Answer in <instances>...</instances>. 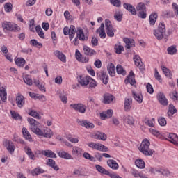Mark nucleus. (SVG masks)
<instances>
[{
  "instance_id": "46",
  "label": "nucleus",
  "mask_w": 178,
  "mask_h": 178,
  "mask_svg": "<svg viewBox=\"0 0 178 178\" xmlns=\"http://www.w3.org/2000/svg\"><path fill=\"white\" fill-rule=\"evenodd\" d=\"M83 158H85V159H88L89 161H91V162L97 161V159H95V157H94L93 156H92L88 152H84L83 154Z\"/></svg>"
},
{
  "instance_id": "4",
  "label": "nucleus",
  "mask_w": 178,
  "mask_h": 178,
  "mask_svg": "<svg viewBox=\"0 0 178 178\" xmlns=\"http://www.w3.org/2000/svg\"><path fill=\"white\" fill-rule=\"evenodd\" d=\"M2 27L8 31H14L15 33L20 31V27H19L16 24H12L10 22H3L2 23Z\"/></svg>"
},
{
  "instance_id": "38",
  "label": "nucleus",
  "mask_w": 178,
  "mask_h": 178,
  "mask_svg": "<svg viewBox=\"0 0 178 178\" xmlns=\"http://www.w3.org/2000/svg\"><path fill=\"white\" fill-rule=\"evenodd\" d=\"M15 64L19 67H23L26 64V60H24L23 58H17L15 59Z\"/></svg>"
},
{
  "instance_id": "28",
  "label": "nucleus",
  "mask_w": 178,
  "mask_h": 178,
  "mask_svg": "<svg viewBox=\"0 0 178 178\" xmlns=\"http://www.w3.org/2000/svg\"><path fill=\"white\" fill-rule=\"evenodd\" d=\"M156 19H158V14L156 13H152L149 17L150 26L155 25V23H156Z\"/></svg>"
},
{
  "instance_id": "45",
  "label": "nucleus",
  "mask_w": 178,
  "mask_h": 178,
  "mask_svg": "<svg viewBox=\"0 0 178 178\" xmlns=\"http://www.w3.org/2000/svg\"><path fill=\"white\" fill-rule=\"evenodd\" d=\"M124 122L125 123H127V124H134V118H133V116L128 115L124 118Z\"/></svg>"
},
{
  "instance_id": "53",
  "label": "nucleus",
  "mask_w": 178,
  "mask_h": 178,
  "mask_svg": "<svg viewBox=\"0 0 178 178\" xmlns=\"http://www.w3.org/2000/svg\"><path fill=\"white\" fill-rule=\"evenodd\" d=\"M114 49L115 51V54H118L119 55L122 54V51L124 50V47H123V46L122 45H115Z\"/></svg>"
},
{
  "instance_id": "21",
  "label": "nucleus",
  "mask_w": 178,
  "mask_h": 178,
  "mask_svg": "<svg viewBox=\"0 0 178 178\" xmlns=\"http://www.w3.org/2000/svg\"><path fill=\"white\" fill-rule=\"evenodd\" d=\"M115 101V96L106 93L104 95V104H112Z\"/></svg>"
},
{
  "instance_id": "10",
  "label": "nucleus",
  "mask_w": 178,
  "mask_h": 178,
  "mask_svg": "<svg viewBox=\"0 0 178 178\" xmlns=\"http://www.w3.org/2000/svg\"><path fill=\"white\" fill-rule=\"evenodd\" d=\"M76 35L80 41H88V34H84V31L81 28L77 29Z\"/></svg>"
},
{
  "instance_id": "20",
  "label": "nucleus",
  "mask_w": 178,
  "mask_h": 178,
  "mask_svg": "<svg viewBox=\"0 0 178 178\" xmlns=\"http://www.w3.org/2000/svg\"><path fill=\"white\" fill-rule=\"evenodd\" d=\"M107 165L113 169V170H118L119 169V164L116 162V161L113 159H109L107 161Z\"/></svg>"
},
{
  "instance_id": "26",
  "label": "nucleus",
  "mask_w": 178,
  "mask_h": 178,
  "mask_svg": "<svg viewBox=\"0 0 178 178\" xmlns=\"http://www.w3.org/2000/svg\"><path fill=\"white\" fill-rule=\"evenodd\" d=\"M124 42L126 44L125 48H127V49H130L132 47H134V39L124 38Z\"/></svg>"
},
{
  "instance_id": "42",
  "label": "nucleus",
  "mask_w": 178,
  "mask_h": 178,
  "mask_svg": "<svg viewBox=\"0 0 178 178\" xmlns=\"http://www.w3.org/2000/svg\"><path fill=\"white\" fill-rule=\"evenodd\" d=\"M122 17H123V13L120 10L115 11L114 15V19L117 20V22H122Z\"/></svg>"
},
{
  "instance_id": "36",
  "label": "nucleus",
  "mask_w": 178,
  "mask_h": 178,
  "mask_svg": "<svg viewBox=\"0 0 178 178\" xmlns=\"http://www.w3.org/2000/svg\"><path fill=\"white\" fill-rule=\"evenodd\" d=\"M96 170L99 172V173H102V175H109V171L106 170L104 167L101 166L100 165H95Z\"/></svg>"
},
{
  "instance_id": "60",
  "label": "nucleus",
  "mask_w": 178,
  "mask_h": 178,
  "mask_svg": "<svg viewBox=\"0 0 178 178\" xmlns=\"http://www.w3.org/2000/svg\"><path fill=\"white\" fill-rule=\"evenodd\" d=\"M158 122L159 124H160V126H165L167 122H166V119H165V118L163 117H161L158 119Z\"/></svg>"
},
{
  "instance_id": "33",
  "label": "nucleus",
  "mask_w": 178,
  "mask_h": 178,
  "mask_svg": "<svg viewBox=\"0 0 178 178\" xmlns=\"http://www.w3.org/2000/svg\"><path fill=\"white\" fill-rule=\"evenodd\" d=\"M132 95L135 101H137V102H138L139 104H141V102H143V95L141 94L137 93V92L133 91Z\"/></svg>"
},
{
  "instance_id": "24",
  "label": "nucleus",
  "mask_w": 178,
  "mask_h": 178,
  "mask_svg": "<svg viewBox=\"0 0 178 178\" xmlns=\"http://www.w3.org/2000/svg\"><path fill=\"white\" fill-rule=\"evenodd\" d=\"M22 134L25 140H27L28 141H30V142L33 141V138L31 137V134H30V132H29V130H27V128L26 127L22 128Z\"/></svg>"
},
{
  "instance_id": "62",
  "label": "nucleus",
  "mask_w": 178,
  "mask_h": 178,
  "mask_svg": "<svg viewBox=\"0 0 178 178\" xmlns=\"http://www.w3.org/2000/svg\"><path fill=\"white\" fill-rule=\"evenodd\" d=\"M131 175L134 176V177H138V176L140 175V172H138V170H137L134 168H132L131 170Z\"/></svg>"
},
{
  "instance_id": "49",
  "label": "nucleus",
  "mask_w": 178,
  "mask_h": 178,
  "mask_svg": "<svg viewBox=\"0 0 178 178\" xmlns=\"http://www.w3.org/2000/svg\"><path fill=\"white\" fill-rule=\"evenodd\" d=\"M136 10L143 12L147 10V7L145 6V4H144L143 3H139L136 6Z\"/></svg>"
},
{
  "instance_id": "54",
  "label": "nucleus",
  "mask_w": 178,
  "mask_h": 178,
  "mask_svg": "<svg viewBox=\"0 0 178 178\" xmlns=\"http://www.w3.org/2000/svg\"><path fill=\"white\" fill-rule=\"evenodd\" d=\"M29 115L30 116L35 118L36 119H41V115H40V114L34 110H31L29 113Z\"/></svg>"
},
{
  "instance_id": "3",
  "label": "nucleus",
  "mask_w": 178,
  "mask_h": 178,
  "mask_svg": "<svg viewBox=\"0 0 178 178\" xmlns=\"http://www.w3.org/2000/svg\"><path fill=\"white\" fill-rule=\"evenodd\" d=\"M153 33L156 40H163L165 35V33H166V27L165 26V24L160 23L157 29L154 30Z\"/></svg>"
},
{
  "instance_id": "13",
  "label": "nucleus",
  "mask_w": 178,
  "mask_h": 178,
  "mask_svg": "<svg viewBox=\"0 0 178 178\" xmlns=\"http://www.w3.org/2000/svg\"><path fill=\"white\" fill-rule=\"evenodd\" d=\"M157 99L161 105H163V106H167L168 104V99H166L165 94H163L162 92L158 93Z\"/></svg>"
},
{
  "instance_id": "34",
  "label": "nucleus",
  "mask_w": 178,
  "mask_h": 178,
  "mask_svg": "<svg viewBox=\"0 0 178 178\" xmlns=\"http://www.w3.org/2000/svg\"><path fill=\"white\" fill-rule=\"evenodd\" d=\"M168 141L174 144V145H176L178 147V143L176 141V138H177V135L175 134H170L168 136Z\"/></svg>"
},
{
  "instance_id": "6",
  "label": "nucleus",
  "mask_w": 178,
  "mask_h": 178,
  "mask_svg": "<svg viewBox=\"0 0 178 178\" xmlns=\"http://www.w3.org/2000/svg\"><path fill=\"white\" fill-rule=\"evenodd\" d=\"M64 35H69L70 41H72L76 35V26L74 25H70V28L67 26L64 27L63 29Z\"/></svg>"
},
{
  "instance_id": "27",
  "label": "nucleus",
  "mask_w": 178,
  "mask_h": 178,
  "mask_svg": "<svg viewBox=\"0 0 178 178\" xmlns=\"http://www.w3.org/2000/svg\"><path fill=\"white\" fill-rule=\"evenodd\" d=\"M94 138H96L97 140H102V141H106V138H108V136H106V134L98 131L94 136Z\"/></svg>"
},
{
  "instance_id": "63",
  "label": "nucleus",
  "mask_w": 178,
  "mask_h": 178,
  "mask_svg": "<svg viewBox=\"0 0 178 178\" xmlns=\"http://www.w3.org/2000/svg\"><path fill=\"white\" fill-rule=\"evenodd\" d=\"M134 76V72L133 71H131L129 76H127L126 79L124 80L125 84H129V82H130V77H133Z\"/></svg>"
},
{
  "instance_id": "19",
  "label": "nucleus",
  "mask_w": 178,
  "mask_h": 178,
  "mask_svg": "<svg viewBox=\"0 0 178 178\" xmlns=\"http://www.w3.org/2000/svg\"><path fill=\"white\" fill-rule=\"evenodd\" d=\"M54 54L61 62L66 63V56L62 51L56 50Z\"/></svg>"
},
{
  "instance_id": "40",
  "label": "nucleus",
  "mask_w": 178,
  "mask_h": 178,
  "mask_svg": "<svg viewBox=\"0 0 178 178\" xmlns=\"http://www.w3.org/2000/svg\"><path fill=\"white\" fill-rule=\"evenodd\" d=\"M176 112H177V110L176 109L175 106L173 104H170L169 107H168V111L167 113L168 115L169 116H172V115H175V113H176Z\"/></svg>"
},
{
  "instance_id": "41",
  "label": "nucleus",
  "mask_w": 178,
  "mask_h": 178,
  "mask_svg": "<svg viewBox=\"0 0 178 178\" xmlns=\"http://www.w3.org/2000/svg\"><path fill=\"white\" fill-rule=\"evenodd\" d=\"M59 98L63 104H67V94L66 92H61L59 95Z\"/></svg>"
},
{
  "instance_id": "25",
  "label": "nucleus",
  "mask_w": 178,
  "mask_h": 178,
  "mask_svg": "<svg viewBox=\"0 0 178 178\" xmlns=\"http://www.w3.org/2000/svg\"><path fill=\"white\" fill-rule=\"evenodd\" d=\"M33 83L36 86V87L39 88L40 91H42V92H47V90L45 89V85L40 82V80L34 79Z\"/></svg>"
},
{
  "instance_id": "32",
  "label": "nucleus",
  "mask_w": 178,
  "mask_h": 178,
  "mask_svg": "<svg viewBox=\"0 0 178 178\" xmlns=\"http://www.w3.org/2000/svg\"><path fill=\"white\" fill-rule=\"evenodd\" d=\"M90 76H87L86 77L80 76L79 79L78 80L79 84L81 86H88V81H90Z\"/></svg>"
},
{
  "instance_id": "11",
  "label": "nucleus",
  "mask_w": 178,
  "mask_h": 178,
  "mask_svg": "<svg viewBox=\"0 0 178 178\" xmlns=\"http://www.w3.org/2000/svg\"><path fill=\"white\" fill-rule=\"evenodd\" d=\"M4 147H6L7 151L10 152V154H13L15 152V145L13 144V142L11 140H5L3 143Z\"/></svg>"
},
{
  "instance_id": "47",
  "label": "nucleus",
  "mask_w": 178,
  "mask_h": 178,
  "mask_svg": "<svg viewBox=\"0 0 178 178\" xmlns=\"http://www.w3.org/2000/svg\"><path fill=\"white\" fill-rule=\"evenodd\" d=\"M168 54L169 55H175V54H177V49H176V46H171L167 49Z\"/></svg>"
},
{
  "instance_id": "8",
  "label": "nucleus",
  "mask_w": 178,
  "mask_h": 178,
  "mask_svg": "<svg viewBox=\"0 0 178 178\" xmlns=\"http://www.w3.org/2000/svg\"><path fill=\"white\" fill-rule=\"evenodd\" d=\"M70 106V108H72L74 111H76V112L82 114L86 113L87 109V106L81 103L71 104Z\"/></svg>"
},
{
  "instance_id": "50",
  "label": "nucleus",
  "mask_w": 178,
  "mask_h": 178,
  "mask_svg": "<svg viewBox=\"0 0 178 178\" xmlns=\"http://www.w3.org/2000/svg\"><path fill=\"white\" fill-rule=\"evenodd\" d=\"M161 69L166 77H172V74L170 73V70L165 67V66L162 65Z\"/></svg>"
},
{
  "instance_id": "12",
  "label": "nucleus",
  "mask_w": 178,
  "mask_h": 178,
  "mask_svg": "<svg viewBox=\"0 0 178 178\" xmlns=\"http://www.w3.org/2000/svg\"><path fill=\"white\" fill-rule=\"evenodd\" d=\"M134 60L136 66H138L139 67L140 70H141V72H143V70H144V69H145V66H144V65H143V61H141L140 56H139L138 55H135L134 56Z\"/></svg>"
},
{
  "instance_id": "31",
  "label": "nucleus",
  "mask_w": 178,
  "mask_h": 178,
  "mask_svg": "<svg viewBox=\"0 0 178 178\" xmlns=\"http://www.w3.org/2000/svg\"><path fill=\"white\" fill-rule=\"evenodd\" d=\"M42 155H44L47 158H56V154L51 150H43L42 151Z\"/></svg>"
},
{
  "instance_id": "14",
  "label": "nucleus",
  "mask_w": 178,
  "mask_h": 178,
  "mask_svg": "<svg viewBox=\"0 0 178 178\" xmlns=\"http://www.w3.org/2000/svg\"><path fill=\"white\" fill-rule=\"evenodd\" d=\"M15 102H16V104H17L18 108H23V106H24V104L26 102V101L24 100V96H23L21 94H18L16 96Z\"/></svg>"
},
{
  "instance_id": "51",
  "label": "nucleus",
  "mask_w": 178,
  "mask_h": 178,
  "mask_svg": "<svg viewBox=\"0 0 178 178\" xmlns=\"http://www.w3.org/2000/svg\"><path fill=\"white\" fill-rule=\"evenodd\" d=\"M13 8V5H12L10 3H6L4 5V10H5V12H7L8 13L12 12Z\"/></svg>"
},
{
  "instance_id": "1",
  "label": "nucleus",
  "mask_w": 178,
  "mask_h": 178,
  "mask_svg": "<svg viewBox=\"0 0 178 178\" xmlns=\"http://www.w3.org/2000/svg\"><path fill=\"white\" fill-rule=\"evenodd\" d=\"M27 122L30 124V130L34 133V134H36V136L45 137L46 138H51V137L54 136V132H52V130L48 129H40V122H38L34 118H28Z\"/></svg>"
},
{
  "instance_id": "56",
  "label": "nucleus",
  "mask_w": 178,
  "mask_h": 178,
  "mask_svg": "<svg viewBox=\"0 0 178 178\" xmlns=\"http://www.w3.org/2000/svg\"><path fill=\"white\" fill-rule=\"evenodd\" d=\"M110 2L113 6H116V8H120L122 6V1L120 0H110Z\"/></svg>"
},
{
  "instance_id": "37",
  "label": "nucleus",
  "mask_w": 178,
  "mask_h": 178,
  "mask_svg": "<svg viewBox=\"0 0 178 178\" xmlns=\"http://www.w3.org/2000/svg\"><path fill=\"white\" fill-rule=\"evenodd\" d=\"M83 152V149L79 147H72V155H74L75 156H79Z\"/></svg>"
},
{
  "instance_id": "55",
  "label": "nucleus",
  "mask_w": 178,
  "mask_h": 178,
  "mask_svg": "<svg viewBox=\"0 0 178 178\" xmlns=\"http://www.w3.org/2000/svg\"><path fill=\"white\" fill-rule=\"evenodd\" d=\"M30 44L33 47H36L37 48H38V47H42V44H41L40 42H38L35 39H32L30 41Z\"/></svg>"
},
{
  "instance_id": "58",
  "label": "nucleus",
  "mask_w": 178,
  "mask_h": 178,
  "mask_svg": "<svg viewBox=\"0 0 178 178\" xmlns=\"http://www.w3.org/2000/svg\"><path fill=\"white\" fill-rule=\"evenodd\" d=\"M96 33L99 35L100 38H105L106 37V33L105 30H98L97 29Z\"/></svg>"
},
{
  "instance_id": "39",
  "label": "nucleus",
  "mask_w": 178,
  "mask_h": 178,
  "mask_svg": "<svg viewBox=\"0 0 178 178\" xmlns=\"http://www.w3.org/2000/svg\"><path fill=\"white\" fill-rule=\"evenodd\" d=\"M23 80L25 84H27V86H33V79L30 75H25L23 77Z\"/></svg>"
},
{
  "instance_id": "7",
  "label": "nucleus",
  "mask_w": 178,
  "mask_h": 178,
  "mask_svg": "<svg viewBox=\"0 0 178 178\" xmlns=\"http://www.w3.org/2000/svg\"><path fill=\"white\" fill-rule=\"evenodd\" d=\"M106 33L108 37H115L116 29L112 26V23L109 19L105 20Z\"/></svg>"
},
{
  "instance_id": "59",
  "label": "nucleus",
  "mask_w": 178,
  "mask_h": 178,
  "mask_svg": "<svg viewBox=\"0 0 178 178\" xmlns=\"http://www.w3.org/2000/svg\"><path fill=\"white\" fill-rule=\"evenodd\" d=\"M95 159H97V161H98L99 162H102V154H101V153L97 152L95 153V156H94Z\"/></svg>"
},
{
  "instance_id": "30",
  "label": "nucleus",
  "mask_w": 178,
  "mask_h": 178,
  "mask_svg": "<svg viewBox=\"0 0 178 178\" xmlns=\"http://www.w3.org/2000/svg\"><path fill=\"white\" fill-rule=\"evenodd\" d=\"M47 165H48V166H50V168H52L54 170H59V167L56 165V163H55V161H54V159H48Z\"/></svg>"
},
{
  "instance_id": "18",
  "label": "nucleus",
  "mask_w": 178,
  "mask_h": 178,
  "mask_svg": "<svg viewBox=\"0 0 178 178\" xmlns=\"http://www.w3.org/2000/svg\"><path fill=\"white\" fill-rule=\"evenodd\" d=\"M107 70L108 72V74L111 77H115L116 74V70H115V65L112 63H109L107 66Z\"/></svg>"
},
{
  "instance_id": "22",
  "label": "nucleus",
  "mask_w": 178,
  "mask_h": 178,
  "mask_svg": "<svg viewBox=\"0 0 178 178\" xmlns=\"http://www.w3.org/2000/svg\"><path fill=\"white\" fill-rule=\"evenodd\" d=\"M83 52L85 55H87L88 56H92L97 54L95 50L88 47V46H83Z\"/></svg>"
},
{
  "instance_id": "64",
  "label": "nucleus",
  "mask_w": 178,
  "mask_h": 178,
  "mask_svg": "<svg viewBox=\"0 0 178 178\" xmlns=\"http://www.w3.org/2000/svg\"><path fill=\"white\" fill-rule=\"evenodd\" d=\"M138 17H140V19H145V17H147V10L140 11Z\"/></svg>"
},
{
  "instance_id": "61",
  "label": "nucleus",
  "mask_w": 178,
  "mask_h": 178,
  "mask_svg": "<svg viewBox=\"0 0 178 178\" xmlns=\"http://www.w3.org/2000/svg\"><path fill=\"white\" fill-rule=\"evenodd\" d=\"M147 91L149 92V94H153L154 93V88L152 87V85L151 83H147L146 86Z\"/></svg>"
},
{
  "instance_id": "48",
  "label": "nucleus",
  "mask_w": 178,
  "mask_h": 178,
  "mask_svg": "<svg viewBox=\"0 0 178 178\" xmlns=\"http://www.w3.org/2000/svg\"><path fill=\"white\" fill-rule=\"evenodd\" d=\"M45 170L41 169V168H35L34 170H32L31 173L33 176H37L38 175H40V173H44Z\"/></svg>"
},
{
  "instance_id": "29",
  "label": "nucleus",
  "mask_w": 178,
  "mask_h": 178,
  "mask_svg": "<svg viewBox=\"0 0 178 178\" xmlns=\"http://www.w3.org/2000/svg\"><path fill=\"white\" fill-rule=\"evenodd\" d=\"M100 80H102L103 84H108L109 83V76L106 74V72H102L99 74Z\"/></svg>"
},
{
  "instance_id": "9",
  "label": "nucleus",
  "mask_w": 178,
  "mask_h": 178,
  "mask_svg": "<svg viewBox=\"0 0 178 178\" xmlns=\"http://www.w3.org/2000/svg\"><path fill=\"white\" fill-rule=\"evenodd\" d=\"M76 123L81 127H85V129H94L95 127L94 124L87 120L77 119Z\"/></svg>"
},
{
  "instance_id": "57",
  "label": "nucleus",
  "mask_w": 178,
  "mask_h": 178,
  "mask_svg": "<svg viewBox=\"0 0 178 178\" xmlns=\"http://www.w3.org/2000/svg\"><path fill=\"white\" fill-rule=\"evenodd\" d=\"M10 113L12 118H13V119H15V120L22 119V116H20V114H19L13 111H10Z\"/></svg>"
},
{
  "instance_id": "5",
  "label": "nucleus",
  "mask_w": 178,
  "mask_h": 178,
  "mask_svg": "<svg viewBox=\"0 0 178 178\" xmlns=\"http://www.w3.org/2000/svg\"><path fill=\"white\" fill-rule=\"evenodd\" d=\"M88 146L92 149H95L96 151H101L102 152H108V151H109V149L106 146L101 143L90 142L88 143Z\"/></svg>"
},
{
  "instance_id": "52",
  "label": "nucleus",
  "mask_w": 178,
  "mask_h": 178,
  "mask_svg": "<svg viewBox=\"0 0 178 178\" xmlns=\"http://www.w3.org/2000/svg\"><path fill=\"white\" fill-rule=\"evenodd\" d=\"M88 84H89V88H95V87H97V81H95V80H94L90 76L88 81Z\"/></svg>"
},
{
  "instance_id": "44",
  "label": "nucleus",
  "mask_w": 178,
  "mask_h": 178,
  "mask_svg": "<svg viewBox=\"0 0 178 178\" xmlns=\"http://www.w3.org/2000/svg\"><path fill=\"white\" fill-rule=\"evenodd\" d=\"M35 31H36V33H38L39 37H40V38H43V39L45 38V35L44 34V31H42V29L40 25L36 26Z\"/></svg>"
},
{
  "instance_id": "2",
  "label": "nucleus",
  "mask_w": 178,
  "mask_h": 178,
  "mask_svg": "<svg viewBox=\"0 0 178 178\" xmlns=\"http://www.w3.org/2000/svg\"><path fill=\"white\" fill-rule=\"evenodd\" d=\"M149 145H151L149 140H148V139H145L143 141H142L139 147V151H140V152H142V154L144 155H146V156H152L155 151L149 149Z\"/></svg>"
},
{
  "instance_id": "23",
  "label": "nucleus",
  "mask_w": 178,
  "mask_h": 178,
  "mask_svg": "<svg viewBox=\"0 0 178 178\" xmlns=\"http://www.w3.org/2000/svg\"><path fill=\"white\" fill-rule=\"evenodd\" d=\"M8 93L6 92V89L4 87L0 88V98L3 102H6L8 99Z\"/></svg>"
},
{
  "instance_id": "17",
  "label": "nucleus",
  "mask_w": 178,
  "mask_h": 178,
  "mask_svg": "<svg viewBox=\"0 0 178 178\" xmlns=\"http://www.w3.org/2000/svg\"><path fill=\"white\" fill-rule=\"evenodd\" d=\"M131 104H133V99L131 98H126L124 103V109L125 112H129L131 109Z\"/></svg>"
},
{
  "instance_id": "43",
  "label": "nucleus",
  "mask_w": 178,
  "mask_h": 178,
  "mask_svg": "<svg viewBox=\"0 0 178 178\" xmlns=\"http://www.w3.org/2000/svg\"><path fill=\"white\" fill-rule=\"evenodd\" d=\"M116 72L118 74H122V76H126V70H124V69L121 65H118L116 66Z\"/></svg>"
},
{
  "instance_id": "16",
  "label": "nucleus",
  "mask_w": 178,
  "mask_h": 178,
  "mask_svg": "<svg viewBox=\"0 0 178 178\" xmlns=\"http://www.w3.org/2000/svg\"><path fill=\"white\" fill-rule=\"evenodd\" d=\"M113 115V110L108 109L105 112L101 113L100 118L103 120H105V119H109V118H112Z\"/></svg>"
},
{
  "instance_id": "15",
  "label": "nucleus",
  "mask_w": 178,
  "mask_h": 178,
  "mask_svg": "<svg viewBox=\"0 0 178 178\" xmlns=\"http://www.w3.org/2000/svg\"><path fill=\"white\" fill-rule=\"evenodd\" d=\"M123 8L126 9V10H128V12H130L131 15H137V11L136 10V8H134L133 5L129 3H125L123 4Z\"/></svg>"
},
{
  "instance_id": "35",
  "label": "nucleus",
  "mask_w": 178,
  "mask_h": 178,
  "mask_svg": "<svg viewBox=\"0 0 178 178\" xmlns=\"http://www.w3.org/2000/svg\"><path fill=\"white\" fill-rule=\"evenodd\" d=\"M135 165L139 169H144L145 168V162L141 159L136 160Z\"/></svg>"
}]
</instances>
